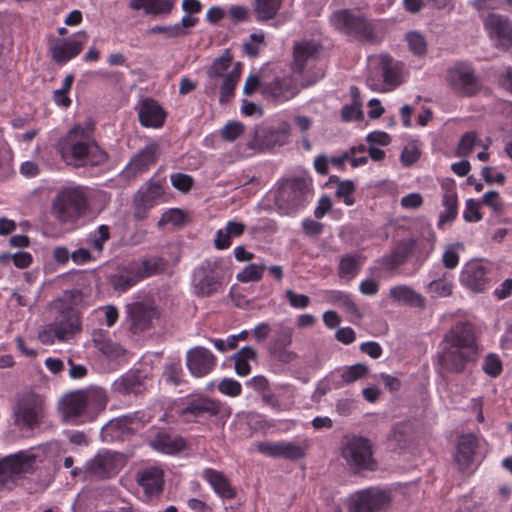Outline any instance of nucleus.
Returning <instances> with one entry per match:
<instances>
[{
	"label": "nucleus",
	"instance_id": "obj_57",
	"mask_svg": "<svg viewBox=\"0 0 512 512\" xmlns=\"http://www.w3.org/2000/svg\"><path fill=\"white\" fill-rule=\"evenodd\" d=\"M218 390L224 395L237 397L242 392L241 384L232 378H224L218 384Z\"/></svg>",
	"mask_w": 512,
	"mask_h": 512
},
{
	"label": "nucleus",
	"instance_id": "obj_39",
	"mask_svg": "<svg viewBox=\"0 0 512 512\" xmlns=\"http://www.w3.org/2000/svg\"><path fill=\"white\" fill-rule=\"evenodd\" d=\"M140 280L148 278L161 272L165 267V260L161 257L144 258L131 261Z\"/></svg>",
	"mask_w": 512,
	"mask_h": 512
},
{
	"label": "nucleus",
	"instance_id": "obj_26",
	"mask_svg": "<svg viewBox=\"0 0 512 512\" xmlns=\"http://www.w3.org/2000/svg\"><path fill=\"white\" fill-rule=\"evenodd\" d=\"M478 447L476 436L472 434L462 435L457 443L454 461L462 474L470 475L474 455Z\"/></svg>",
	"mask_w": 512,
	"mask_h": 512
},
{
	"label": "nucleus",
	"instance_id": "obj_34",
	"mask_svg": "<svg viewBox=\"0 0 512 512\" xmlns=\"http://www.w3.org/2000/svg\"><path fill=\"white\" fill-rule=\"evenodd\" d=\"M158 144L150 143L140 150L129 162V169L134 174L143 173L149 170L157 161Z\"/></svg>",
	"mask_w": 512,
	"mask_h": 512
},
{
	"label": "nucleus",
	"instance_id": "obj_56",
	"mask_svg": "<svg viewBox=\"0 0 512 512\" xmlns=\"http://www.w3.org/2000/svg\"><path fill=\"white\" fill-rule=\"evenodd\" d=\"M165 193L164 187L161 183L153 182L148 185L146 190L142 193V201L149 206H152L153 203L163 196Z\"/></svg>",
	"mask_w": 512,
	"mask_h": 512
},
{
	"label": "nucleus",
	"instance_id": "obj_48",
	"mask_svg": "<svg viewBox=\"0 0 512 512\" xmlns=\"http://www.w3.org/2000/svg\"><path fill=\"white\" fill-rule=\"evenodd\" d=\"M409 50L416 56L425 55L427 52V42L425 37L418 31H410L406 34Z\"/></svg>",
	"mask_w": 512,
	"mask_h": 512
},
{
	"label": "nucleus",
	"instance_id": "obj_45",
	"mask_svg": "<svg viewBox=\"0 0 512 512\" xmlns=\"http://www.w3.org/2000/svg\"><path fill=\"white\" fill-rule=\"evenodd\" d=\"M447 4L448 0H402L404 10L410 14H417L426 6L441 9Z\"/></svg>",
	"mask_w": 512,
	"mask_h": 512
},
{
	"label": "nucleus",
	"instance_id": "obj_13",
	"mask_svg": "<svg viewBox=\"0 0 512 512\" xmlns=\"http://www.w3.org/2000/svg\"><path fill=\"white\" fill-rule=\"evenodd\" d=\"M36 469V455L26 451L8 455L0 459V486L15 484Z\"/></svg>",
	"mask_w": 512,
	"mask_h": 512
},
{
	"label": "nucleus",
	"instance_id": "obj_38",
	"mask_svg": "<svg viewBox=\"0 0 512 512\" xmlns=\"http://www.w3.org/2000/svg\"><path fill=\"white\" fill-rule=\"evenodd\" d=\"M363 260L357 253L342 256L338 266L339 277L346 280L354 279L361 270Z\"/></svg>",
	"mask_w": 512,
	"mask_h": 512
},
{
	"label": "nucleus",
	"instance_id": "obj_51",
	"mask_svg": "<svg viewBox=\"0 0 512 512\" xmlns=\"http://www.w3.org/2000/svg\"><path fill=\"white\" fill-rule=\"evenodd\" d=\"M245 131V126L239 121L228 122L220 131L221 138L227 142H233Z\"/></svg>",
	"mask_w": 512,
	"mask_h": 512
},
{
	"label": "nucleus",
	"instance_id": "obj_10",
	"mask_svg": "<svg viewBox=\"0 0 512 512\" xmlns=\"http://www.w3.org/2000/svg\"><path fill=\"white\" fill-rule=\"evenodd\" d=\"M15 425L22 431L38 428L45 417V403L36 393L21 395L13 409Z\"/></svg>",
	"mask_w": 512,
	"mask_h": 512
},
{
	"label": "nucleus",
	"instance_id": "obj_4",
	"mask_svg": "<svg viewBox=\"0 0 512 512\" xmlns=\"http://www.w3.org/2000/svg\"><path fill=\"white\" fill-rule=\"evenodd\" d=\"M477 358L474 326L459 323L450 331V372H462L468 363Z\"/></svg>",
	"mask_w": 512,
	"mask_h": 512
},
{
	"label": "nucleus",
	"instance_id": "obj_33",
	"mask_svg": "<svg viewBox=\"0 0 512 512\" xmlns=\"http://www.w3.org/2000/svg\"><path fill=\"white\" fill-rule=\"evenodd\" d=\"M201 477L209 483L213 491L220 498L228 500L235 498L236 490L222 472L212 468H205Z\"/></svg>",
	"mask_w": 512,
	"mask_h": 512
},
{
	"label": "nucleus",
	"instance_id": "obj_19",
	"mask_svg": "<svg viewBox=\"0 0 512 512\" xmlns=\"http://www.w3.org/2000/svg\"><path fill=\"white\" fill-rule=\"evenodd\" d=\"M450 84L456 94L472 97L482 89V82L474 73L471 66L465 64L455 65L450 69Z\"/></svg>",
	"mask_w": 512,
	"mask_h": 512
},
{
	"label": "nucleus",
	"instance_id": "obj_18",
	"mask_svg": "<svg viewBox=\"0 0 512 512\" xmlns=\"http://www.w3.org/2000/svg\"><path fill=\"white\" fill-rule=\"evenodd\" d=\"M483 25L496 48L507 51L512 47V21L507 16L489 13Z\"/></svg>",
	"mask_w": 512,
	"mask_h": 512
},
{
	"label": "nucleus",
	"instance_id": "obj_21",
	"mask_svg": "<svg viewBox=\"0 0 512 512\" xmlns=\"http://www.w3.org/2000/svg\"><path fill=\"white\" fill-rule=\"evenodd\" d=\"M87 40L88 35L85 31H78L67 40H57L49 48L52 59L61 65L69 62L82 52Z\"/></svg>",
	"mask_w": 512,
	"mask_h": 512
},
{
	"label": "nucleus",
	"instance_id": "obj_20",
	"mask_svg": "<svg viewBox=\"0 0 512 512\" xmlns=\"http://www.w3.org/2000/svg\"><path fill=\"white\" fill-rule=\"evenodd\" d=\"M147 441L154 450L164 454H176L186 448V440L173 435L170 429L164 427H151L147 432Z\"/></svg>",
	"mask_w": 512,
	"mask_h": 512
},
{
	"label": "nucleus",
	"instance_id": "obj_24",
	"mask_svg": "<svg viewBox=\"0 0 512 512\" xmlns=\"http://www.w3.org/2000/svg\"><path fill=\"white\" fill-rule=\"evenodd\" d=\"M146 380L139 370H129L112 383L111 390L123 397L142 395L147 391Z\"/></svg>",
	"mask_w": 512,
	"mask_h": 512
},
{
	"label": "nucleus",
	"instance_id": "obj_9",
	"mask_svg": "<svg viewBox=\"0 0 512 512\" xmlns=\"http://www.w3.org/2000/svg\"><path fill=\"white\" fill-rule=\"evenodd\" d=\"M221 265V258L205 259L194 269L191 284L196 296L210 297L221 290L224 279Z\"/></svg>",
	"mask_w": 512,
	"mask_h": 512
},
{
	"label": "nucleus",
	"instance_id": "obj_36",
	"mask_svg": "<svg viewBox=\"0 0 512 512\" xmlns=\"http://www.w3.org/2000/svg\"><path fill=\"white\" fill-rule=\"evenodd\" d=\"M389 295L391 299L397 303L408 305L415 308H424L425 299L417 293L413 288L407 285H397L390 289Z\"/></svg>",
	"mask_w": 512,
	"mask_h": 512
},
{
	"label": "nucleus",
	"instance_id": "obj_27",
	"mask_svg": "<svg viewBox=\"0 0 512 512\" xmlns=\"http://www.w3.org/2000/svg\"><path fill=\"white\" fill-rule=\"evenodd\" d=\"M136 481L147 497H158L164 488V472L159 467L147 466L137 472Z\"/></svg>",
	"mask_w": 512,
	"mask_h": 512
},
{
	"label": "nucleus",
	"instance_id": "obj_63",
	"mask_svg": "<svg viewBox=\"0 0 512 512\" xmlns=\"http://www.w3.org/2000/svg\"><path fill=\"white\" fill-rule=\"evenodd\" d=\"M185 214L182 210L174 208L165 212L159 220V225L171 223L175 226H179L184 222Z\"/></svg>",
	"mask_w": 512,
	"mask_h": 512
},
{
	"label": "nucleus",
	"instance_id": "obj_25",
	"mask_svg": "<svg viewBox=\"0 0 512 512\" xmlns=\"http://www.w3.org/2000/svg\"><path fill=\"white\" fill-rule=\"evenodd\" d=\"M166 117V111L155 99L145 98L139 103L138 120L141 126L154 129L161 128Z\"/></svg>",
	"mask_w": 512,
	"mask_h": 512
},
{
	"label": "nucleus",
	"instance_id": "obj_14",
	"mask_svg": "<svg viewBox=\"0 0 512 512\" xmlns=\"http://www.w3.org/2000/svg\"><path fill=\"white\" fill-rule=\"evenodd\" d=\"M253 448L260 454L270 458H283L285 460L296 462L306 457L310 448L309 440L305 439L300 443L289 442L285 440L270 442L260 441L253 444Z\"/></svg>",
	"mask_w": 512,
	"mask_h": 512
},
{
	"label": "nucleus",
	"instance_id": "obj_43",
	"mask_svg": "<svg viewBox=\"0 0 512 512\" xmlns=\"http://www.w3.org/2000/svg\"><path fill=\"white\" fill-rule=\"evenodd\" d=\"M239 79L240 71L236 67L224 77L220 87L219 102L221 104L229 102L234 97Z\"/></svg>",
	"mask_w": 512,
	"mask_h": 512
},
{
	"label": "nucleus",
	"instance_id": "obj_59",
	"mask_svg": "<svg viewBox=\"0 0 512 512\" xmlns=\"http://www.w3.org/2000/svg\"><path fill=\"white\" fill-rule=\"evenodd\" d=\"M38 339L42 344L51 345L54 344L55 341H65L64 338L60 337L58 329L52 323L46 326L43 330H41L38 334Z\"/></svg>",
	"mask_w": 512,
	"mask_h": 512
},
{
	"label": "nucleus",
	"instance_id": "obj_11",
	"mask_svg": "<svg viewBox=\"0 0 512 512\" xmlns=\"http://www.w3.org/2000/svg\"><path fill=\"white\" fill-rule=\"evenodd\" d=\"M223 409L221 401L201 395L187 398L177 414L184 423L205 424L212 418L220 416Z\"/></svg>",
	"mask_w": 512,
	"mask_h": 512
},
{
	"label": "nucleus",
	"instance_id": "obj_62",
	"mask_svg": "<svg viewBox=\"0 0 512 512\" xmlns=\"http://www.w3.org/2000/svg\"><path fill=\"white\" fill-rule=\"evenodd\" d=\"M249 9L242 5H231L228 9V17L234 24L243 23L249 20Z\"/></svg>",
	"mask_w": 512,
	"mask_h": 512
},
{
	"label": "nucleus",
	"instance_id": "obj_16",
	"mask_svg": "<svg viewBox=\"0 0 512 512\" xmlns=\"http://www.w3.org/2000/svg\"><path fill=\"white\" fill-rule=\"evenodd\" d=\"M390 503L389 493L377 487H369L351 495L349 512H380L387 509Z\"/></svg>",
	"mask_w": 512,
	"mask_h": 512
},
{
	"label": "nucleus",
	"instance_id": "obj_46",
	"mask_svg": "<svg viewBox=\"0 0 512 512\" xmlns=\"http://www.w3.org/2000/svg\"><path fill=\"white\" fill-rule=\"evenodd\" d=\"M109 239L110 227L102 224L96 230L89 233L87 242L95 251L101 252Z\"/></svg>",
	"mask_w": 512,
	"mask_h": 512
},
{
	"label": "nucleus",
	"instance_id": "obj_61",
	"mask_svg": "<svg viewBox=\"0 0 512 512\" xmlns=\"http://www.w3.org/2000/svg\"><path fill=\"white\" fill-rule=\"evenodd\" d=\"M285 298L289 305L295 309H305L310 304V298L305 294H297L293 290L285 292Z\"/></svg>",
	"mask_w": 512,
	"mask_h": 512
},
{
	"label": "nucleus",
	"instance_id": "obj_8",
	"mask_svg": "<svg viewBox=\"0 0 512 512\" xmlns=\"http://www.w3.org/2000/svg\"><path fill=\"white\" fill-rule=\"evenodd\" d=\"M376 60V71L382 80L370 75L366 79V84L371 90L380 93L391 92L404 82L405 64L403 62L389 54H380Z\"/></svg>",
	"mask_w": 512,
	"mask_h": 512
},
{
	"label": "nucleus",
	"instance_id": "obj_5",
	"mask_svg": "<svg viewBox=\"0 0 512 512\" xmlns=\"http://www.w3.org/2000/svg\"><path fill=\"white\" fill-rule=\"evenodd\" d=\"M330 21L335 29L350 39L370 44H374L379 40L373 20L367 18L362 13L343 9L334 12L330 17Z\"/></svg>",
	"mask_w": 512,
	"mask_h": 512
},
{
	"label": "nucleus",
	"instance_id": "obj_12",
	"mask_svg": "<svg viewBox=\"0 0 512 512\" xmlns=\"http://www.w3.org/2000/svg\"><path fill=\"white\" fill-rule=\"evenodd\" d=\"M342 457L347 464L355 471L377 468V462L373 458L372 444L369 439L361 436L347 438L341 448Z\"/></svg>",
	"mask_w": 512,
	"mask_h": 512
},
{
	"label": "nucleus",
	"instance_id": "obj_40",
	"mask_svg": "<svg viewBox=\"0 0 512 512\" xmlns=\"http://www.w3.org/2000/svg\"><path fill=\"white\" fill-rule=\"evenodd\" d=\"M283 0H254L253 11L257 21L266 22L274 19L281 6Z\"/></svg>",
	"mask_w": 512,
	"mask_h": 512
},
{
	"label": "nucleus",
	"instance_id": "obj_32",
	"mask_svg": "<svg viewBox=\"0 0 512 512\" xmlns=\"http://www.w3.org/2000/svg\"><path fill=\"white\" fill-rule=\"evenodd\" d=\"M140 281L139 274L131 261L119 267L108 278L110 286L119 293L127 292Z\"/></svg>",
	"mask_w": 512,
	"mask_h": 512
},
{
	"label": "nucleus",
	"instance_id": "obj_7",
	"mask_svg": "<svg viewBox=\"0 0 512 512\" xmlns=\"http://www.w3.org/2000/svg\"><path fill=\"white\" fill-rule=\"evenodd\" d=\"M313 197L312 181L302 177L285 180L275 195V204L285 214L304 208Z\"/></svg>",
	"mask_w": 512,
	"mask_h": 512
},
{
	"label": "nucleus",
	"instance_id": "obj_22",
	"mask_svg": "<svg viewBox=\"0 0 512 512\" xmlns=\"http://www.w3.org/2000/svg\"><path fill=\"white\" fill-rule=\"evenodd\" d=\"M186 364L192 376L201 378L214 370L217 358L209 349L196 346L187 352Z\"/></svg>",
	"mask_w": 512,
	"mask_h": 512
},
{
	"label": "nucleus",
	"instance_id": "obj_52",
	"mask_svg": "<svg viewBox=\"0 0 512 512\" xmlns=\"http://www.w3.org/2000/svg\"><path fill=\"white\" fill-rule=\"evenodd\" d=\"M482 369L490 377H498L503 370L500 357L494 353L488 354L484 359Z\"/></svg>",
	"mask_w": 512,
	"mask_h": 512
},
{
	"label": "nucleus",
	"instance_id": "obj_42",
	"mask_svg": "<svg viewBox=\"0 0 512 512\" xmlns=\"http://www.w3.org/2000/svg\"><path fill=\"white\" fill-rule=\"evenodd\" d=\"M257 356V352L250 346L242 347L233 357L235 363V371L239 376H247L251 367L249 364L250 360H254Z\"/></svg>",
	"mask_w": 512,
	"mask_h": 512
},
{
	"label": "nucleus",
	"instance_id": "obj_6",
	"mask_svg": "<svg viewBox=\"0 0 512 512\" xmlns=\"http://www.w3.org/2000/svg\"><path fill=\"white\" fill-rule=\"evenodd\" d=\"M322 49V45L315 40H302L293 46L291 70L300 75L307 85L316 83L324 75L321 69H316Z\"/></svg>",
	"mask_w": 512,
	"mask_h": 512
},
{
	"label": "nucleus",
	"instance_id": "obj_2",
	"mask_svg": "<svg viewBox=\"0 0 512 512\" xmlns=\"http://www.w3.org/2000/svg\"><path fill=\"white\" fill-rule=\"evenodd\" d=\"M104 390H76L66 393L59 401V413L62 421L71 425H83L93 422L107 405Z\"/></svg>",
	"mask_w": 512,
	"mask_h": 512
},
{
	"label": "nucleus",
	"instance_id": "obj_23",
	"mask_svg": "<svg viewBox=\"0 0 512 512\" xmlns=\"http://www.w3.org/2000/svg\"><path fill=\"white\" fill-rule=\"evenodd\" d=\"M129 330L133 334H139L151 327L152 320L157 316V310L143 302H134L126 306Z\"/></svg>",
	"mask_w": 512,
	"mask_h": 512
},
{
	"label": "nucleus",
	"instance_id": "obj_47",
	"mask_svg": "<svg viewBox=\"0 0 512 512\" xmlns=\"http://www.w3.org/2000/svg\"><path fill=\"white\" fill-rule=\"evenodd\" d=\"M265 264H249L237 274V280L241 283L258 282L263 278Z\"/></svg>",
	"mask_w": 512,
	"mask_h": 512
},
{
	"label": "nucleus",
	"instance_id": "obj_41",
	"mask_svg": "<svg viewBox=\"0 0 512 512\" xmlns=\"http://www.w3.org/2000/svg\"><path fill=\"white\" fill-rule=\"evenodd\" d=\"M389 441L395 450L406 449L411 441V427L408 423H397L393 426Z\"/></svg>",
	"mask_w": 512,
	"mask_h": 512
},
{
	"label": "nucleus",
	"instance_id": "obj_15",
	"mask_svg": "<svg viewBox=\"0 0 512 512\" xmlns=\"http://www.w3.org/2000/svg\"><path fill=\"white\" fill-rule=\"evenodd\" d=\"M118 473V457L115 453L104 451L97 453L92 459L86 462L84 469L74 468L71 476L76 478L109 479Z\"/></svg>",
	"mask_w": 512,
	"mask_h": 512
},
{
	"label": "nucleus",
	"instance_id": "obj_58",
	"mask_svg": "<svg viewBox=\"0 0 512 512\" xmlns=\"http://www.w3.org/2000/svg\"><path fill=\"white\" fill-rule=\"evenodd\" d=\"M476 134L474 132H467L465 133L456 150V154L459 157H466L468 156L472 151L476 143Z\"/></svg>",
	"mask_w": 512,
	"mask_h": 512
},
{
	"label": "nucleus",
	"instance_id": "obj_60",
	"mask_svg": "<svg viewBox=\"0 0 512 512\" xmlns=\"http://www.w3.org/2000/svg\"><path fill=\"white\" fill-rule=\"evenodd\" d=\"M183 370L180 364L172 363L166 366L163 377L166 382L178 386L182 383Z\"/></svg>",
	"mask_w": 512,
	"mask_h": 512
},
{
	"label": "nucleus",
	"instance_id": "obj_35",
	"mask_svg": "<svg viewBox=\"0 0 512 512\" xmlns=\"http://www.w3.org/2000/svg\"><path fill=\"white\" fill-rule=\"evenodd\" d=\"M416 244L417 242L414 239L399 241L391 254L383 259V263L390 269L399 267L413 254Z\"/></svg>",
	"mask_w": 512,
	"mask_h": 512
},
{
	"label": "nucleus",
	"instance_id": "obj_44",
	"mask_svg": "<svg viewBox=\"0 0 512 512\" xmlns=\"http://www.w3.org/2000/svg\"><path fill=\"white\" fill-rule=\"evenodd\" d=\"M326 299L345 308L351 314H358V307L351 296L343 291L329 290L326 292Z\"/></svg>",
	"mask_w": 512,
	"mask_h": 512
},
{
	"label": "nucleus",
	"instance_id": "obj_50",
	"mask_svg": "<svg viewBox=\"0 0 512 512\" xmlns=\"http://www.w3.org/2000/svg\"><path fill=\"white\" fill-rule=\"evenodd\" d=\"M232 62V56L229 52L224 53L216 58L207 71L209 78H216L223 76L224 72L228 70Z\"/></svg>",
	"mask_w": 512,
	"mask_h": 512
},
{
	"label": "nucleus",
	"instance_id": "obj_29",
	"mask_svg": "<svg viewBox=\"0 0 512 512\" xmlns=\"http://www.w3.org/2000/svg\"><path fill=\"white\" fill-rule=\"evenodd\" d=\"M61 338L67 340L81 330V321L78 311L71 307H63L56 316L54 323Z\"/></svg>",
	"mask_w": 512,
	"mask_h": 512
},
{
	"label": "nucleus",
	"instance_id": "obj_31",
	"mask_svg": "<svg viewBox=\"0 0 512 512\" xmlns=\"http://www.w3.org/2000/svg\"><path fill=\"white\" fill-rule=\"evenodd\" d=\"M291 133V126L288 122L282 121L276 126L263 129L258 138L260 143L268 149L281 147L288 142Z\"/></svg>",
	"mask_w": 512,
	"mask_h": 512
},
{
	"label": "nucleus",
	"instance_id": "obj_3",
	"mask_svg": "<svg viewBox=\"0 0 512 512\" xmlns=\"http://www.w3.org/2000/svg\"><path fill=\"white\" fill-rule=\"evenodd\" d=\"M88 188L68 186L62 188L52 202L51 213L61 224L74 227L89 208Z\"/></svg>",
	"mask_w": 512,
	"mask_h": 512
},
{
	"label": "nucleus",
	"instance_id": "obj_37",
	"mask_svg": "<svg viewBox=\"0 0 512 512\" xmlns=\"http://www.w3.org/2000/svg\"><path fill=\"white\" fill-rule=\"evenodd\" d=\"M177 0H131L133 10H144L149 15H168L173 10Z\"/></svg>",
	"mask_w": 512,
	"mask_h": 512
},
{
	"label": "nucleus",
	"instance_id": "obj_64",
	"mask_svg": "<svg viewBox=\"0 0 512 512\" xmlns=\"http://www.w3.org/2000/svg\"><path fill=\"white\" fill-rule=\"evenodd\" d=\"M464 219L468 222H478L482 219L480 213V203L473 199H469L466 202V209L464 211Z\"/></svg>",
	"mask_w": 512,
	"mask_h": 512
},
{
	"label": "nucleus",
	"instance_id": "obj_17",
	"mask_svg": "<svg viewBox=\"0 0 512 512\" xmlns=\"http://www.w3.org/2000/svg\"><path fill=\"white\" fill-rule=\"evenodd\" d=\"M272 337L268 344V352L277 361L288 364L297 358V354L289 350L293 341L294 330L292 327L278 323L274 325Z\"/></svg>",
	"mask_w": 512,
	"mask_h": 512
},
{
	"label": "nucleus",
	"instance_id": "obj_53",
	"mask_svg": "<svg viewBox=\"0 0 512 512\" xmlns=\"http://www.w3.org/2000/svg\"><path fill=\"white\" fill-rule=\"evenodd\" d=\"M368 374V367L365 364L357 363L347 367L342 373V380L345 383H353Z\"/></svg>",
	"mask_w": 512,
	"mask_h": 512
},
{
	"label": "nucleus",
	"instance_id": "obj_1",
	"mask_svg": "<svg viewBox=\"0 0 512 512\" xmlns=\"http://www.w3.org/2000/svg\"><path fill=\"white\" fill-rule=\"evenodd\" d=\"M62 159L76 168L98 167L108 160L107 152L94 137V125L75 124L58 142Z\"/></svg>",
	"mask_w": 512,
	"mask_h": 512
},
{
	"label": "nucleus",
	"instance_id": "obj_54",
	"mask_svg": "<svg viewBox=\"0 0 512 512\" xmlns=\"http://www.w3.org/2000/svg\"><path fill=\"white\" fill-rule=\"evenodd\" d=\"M170 180L172 186L183 193L189 192L194 185L193 177L184 173H174L170 176Z\"/></svg>",
	"mask_w": 512,
	"mask_h": 512
},
{
	"label": "nucleus",
	"instance_id": "obj_49",
	"mask_svg": "<svg viewBox=\"0 0 512 512\" xmlns=\"http://www.w3.org/2000/svg\"><path fill=\"white\" fill-rule=\"evenodd\" d=\"M265 45V35L263 32L252 33L249 39L243 44L244 53L250 58H256L259 56L261 47Z\"/></svg>",
	"mask_w": 512,
	"mask_h": 512
},
{
	"label": "nucleus",
	"instance_id": "obj_30",
	"mask_svg": "<svg viewBox=\"0 0 512 512\" xmlns=\"http://www.w3.org/2000/svg\"><path fill=\"white\" fill-rule=\"evenodd\" d=\"M263 94L277 103H283L296 95V86L290 77L276 78L262 86Z\"/></svg>",
	"mask_w": 512,
	"mask_h": 512
},
{
	"label": "nucleus",
	"instance_id": "obj_28",
	"mask_svg": "<svg viewBox=\"0 0 512 512\" xmlns=\"http://www.w3.org/2000/svg\"><path fill=\"white\" fill-rule=\"evenodd\" d=\"M461 282L472 291L483 292L489 286L488 270L479 262H470L461 273Z\"/></svg>",
	"mask_w": 512,
	"mask_h": 512
},
{
	"label": "nucleus",
	"instance_id": "obj_55",
	"mask_svg": "<svg viewBox=\"0 0 512 512\" xmlns=\"http://www.w3.org/2000/svg\"><path fill=\"white\" fill-rule=\"evenodd\" d=\"M355 192V185L351 180L339 181L336 190V195L339 198H343L346 205L350 206L354 204L353 194Z\"/></svg>",
	"mask_w": 512,
	"mask_h": 512
}]
</instances>
